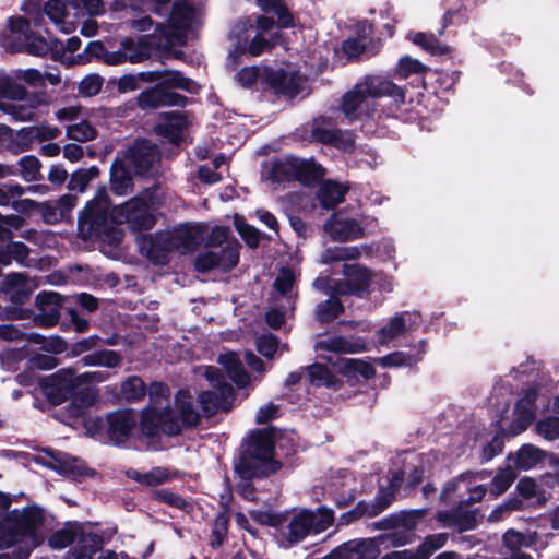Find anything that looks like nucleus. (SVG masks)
Wrapping results in <instances>:
<instances>
[{"mask_svg": "<svg viewBox=\"0 0 559 559\" xmlns=\"http://www.w3.org/2000/svg\"><path fill=\"white\" fill-rule=\"evenodd\" d=\"M35 5V0H29L23 7L27 17L16 16L8 20V28L0 33V45L7 50H25L35 56H44L50 50L48 41L31 29V24L40 27L43 22V16L36 12Z\"/></svg>", "mask_w": 559, "mask_h": 559, "instance_id": "obj_5", "label": "nucleus"}, {"mask_svg": "<svg viewBox=\"0 0 559 559\" xmlns=\"http://www.w3.org/2000/svg\"><path fill=\"white\" fill-rule=\"evenodd\" d=\"M239 248L238 241H231L222 249L206 248L205 251L198 254L195 259V269L199 272H209L214 269L222 270L224 272L234 269L239 261Z\"/></svg>", "mask_w": 559, "mask_h": 559, "instance_id": "obj_14", "label": "nucleus"}, {"mask_svg": "<svg viewBox=\"0 0 559 559\" xmlns=\"http://www.w3.org/2000/svg\"><path fill=\"white\" fill-rule=\"evenodd\" d=\"M365 226L354 218L334 214L323 226V230L335 241H349L365 235Z\"/></svg>", "mask_w": 559, "mask_h": 559, "instance_id": "obj_25", "label": "nucleus"}, {"mask_svg": "<svg viewBox=\"0 0 559 559\" xmlns=\"http://www.w3.org/2000/svg\"><path fill=\"white\" fill-rule=\"evenodd\" d=\"M265 13H273L277 16V26L287 28L294 26V17L288 9L280 0H272L262 5Z\"/></svg>", "mask_w": 559, "mask_h": 559, "instance_id": "obj_51", "label": "nucleus"}, {"mask_svg": "<svg viewBox=\"0 0 559 559\" xmlns=\"http://www.w3.org/2000/svg\"><path fill=\"white\" fill-rule=\"evenodd\" d=\"M316 352L322 357L323 353L353 354L366 349L365 341L359 337L326 336L314 345Z\"/></svg>", "mask_w": 559, "mask_h": 559, "instance_id": "obj_26", "label": "nucleus"}, {"mask_svg": "<svg viewBox=\"0 0 559 559\" xmlns=\"http://www.w3.org/2000/svg\"><path fill=\"white\" fill-rule=\"evenodd\" d=\"M44 13L64 34L76 29V22L66 20L67 11L63 0H47L43 7Z\"/></svg>", "mask_w": 559, "mask_h": 559, "instance_id": "obj_34", "label": "nucleus"}, {"mask_svg": "<svg viewBox=\"0 0 559 559\" xmlns=\"http://www.w3.org/2000/svg\"><path fill=\"white\" fill-rule=\"evenodd\" d=\"M21 176L26 181H37L41 178L39 159L33 155L24 156L19 162Z\"/></svg>", "mask_w": 559, "mask_h": 559, "instance_id": "obj_57", "label": "nucleus"}, {"mask_svg": "<svg viewBox=\"0 0 559 559\" xmlns=\"http://www.w3.org/2000/svg\"><path fill=\"white\" fill-rule=\"evenodd\" d=\"M121 356L119 353L112 349H102L96 350L91 354L84 355L81 358V362L86 367H104L107 369H112L121 364Z\"/></svg>", "mask_w": 559, "mask_h": 559, "instance_id": "obj_39", "label": "nucleus"}, {"mask_svg": "<svg viewBox=\"0 0 559 559\" xmlns=\"http://www.w3.org/2000/svg\"><path fill=\"white\" fill-rule=\"evenodd\" d=\"M147 81H157V85L139 96L142 108L159 106H185L187 98L169 90H183L190 94L199 92V84L176 70L151 71L146 73Z\"/></svg>", "mask_w": 559, "mask_h": 559, "instance_id": "obj_7", "label": "nucleus"}, {"mask_svg": "<svg viewBox=\"0 0 559 559\" xmlns=\"http://www.w3.org/2000/svg\"><path fill=\"white\" fill-rule=\"evenodd\" d=\"M404 478L403 472H395L392 474L390 479V493L380 492L379 496L376 497L374 502L369 503L361 501L359 502L353 510L344 513L340 518L341 524H348L352 521H355L362 515H368L370 518L377 516L382 511H384L389 504L391 503L392 496L396 488L401 485Z\"/></svg>", "mask_w": 559, "mask_h": 559, "instance_id": "obj_16", "label": "nucleus"}, {"mask_svg": "<svg viewBox=\"0 0 559 559\" xmlns=\"http://www.w3.org/2000/svg\"><path fill=\"white\" fill-rule=\"evenodd\" d=\"M186 117L178 111L168 112L162 122L156 126L159 134L167 138L170 142L177 143L181 138L182 130L187 127Z\"/></svg>", "mask_w": 559, "mask_h": 559, "instance_id": "obj_35", "label": "nucleus"}, {"mask_svg": "<svg viewBox=\"0 0 559 559\" xmlns=\"http://www.w3.org/2000/svg\"><path fill=\"white\" fill-rule=\"evenodd\" d=\"M404 478L403 472H395L392 474L390 479V493L380 492L379 496L376 497L374 502L369 503L361 501L359 502L353 510L344 513L340 518L341 524H348L352 521H355L362 515H368L370 518L377 516L382 511H384L389 504L391 503L392 496L396 488L401 485Z\"/></svg>", "mask_w": 559, "mask_h": 559, "instance_id": "obj_15", "label": "nucleus"}, {"mask_svg": "<svg viewBox=\"0 0 559 559\" xmlns=\"http://www.w3.org/2000/svg\"><path fill=\"white\" fill-rule=\"evenodd\" d=\"M98 176V169L92 166L86 169H79L71 175L68 188L73 191L83 192L91 180Z\"/></svg>", "mask_w": 559, "mask_h": 559, "instance_id": "obj_53", "label": "nucleus"}, {"mask_svg": "<svg viewBox=\"0 0 559 559\" xmlns=\"http://www.w3.org/2000/svg\"><path fill=\"white\" fill-rule=\"evenodd\" d=\"M67 135L74 141L86 142L95 138L96 130L90 122L80 121L67 128Z\"/></svg>", "mask_w": 559, "mask_h": 559, "instance_id": "obj_59", "label": "nucleus"}, {"mask_svg": "<svg viewBox=\"0 0 559 559\" xmlns=\"http://www.w3.org/2000/svg\"><path fill=\"white\" fill-rule=\"evenodd\" d=\"M11 75L0 74V102L24 99L27 91Z\"/></svg>", "mask_w": 559, "mask_h": 559, "instance_id": "obj_45", "label": "nucleus"}, {"mask_svg": "<svg viewBox=\"0 0 559 559\" xmlns=\"http://www.w3.org/2000/svg\"><path fill=\"white\" fill-rule=\"evenodd\" d=\"M364 250H366L365 246L330 248L322 253L321 262L324 264H329L335 261L356 260L362 254Z\"/></svg>", "mask_w": 559, "mask_h": 559, "instance_id": "obj_46", "label": "nucleus"}, {"mask_svg": "<svg viewBox=\"0 0 559 559\" xmlns=\"http://www.w3.org/2000/svg\"><path fill=\"white\" fill-rule=\"evenodd\" d=\"M335 366L350 383L358 382L360 379H369L374 374L373 367L361 359L340 358Z\"/></svg>", "mask_w": 559, "mask_h": 559, "instance_id": "obj_32", "label": "nucleus"}, {"mask_svg": "<svg viewBox=\"0 0 559 559\" xmlns=\"http://www.w3.org/2000/svg\"><path fill=\"white\" fill-rule=\"evenodd\" d=\"M323 559H374V545L370 539L352 540Z\"/></svg>", "mask_w": 559, "mask_h": 559, "instance_id": "obj_31", "label": "nucleus"}, {"mask_svg": "<svg viewBox=\"0 0 559 559\" xmlns=\"http://www.w3.org/2000/svg\"><path fill=\"white\" fill-rule=\"evenodd\" d=\"M234 399V390L231 385L224 384L216 392L204 391L199 395V402L206 415H213L218 409L228 412L231 407Z\"/></svg>", "mask_w": 559, "mask_h": 559, "instance_id": "obj_28", "label": "nucleus"}, {"mask_svg": "<svg viewBox=\"0 0 559 559\" xmlns=\"http://www.w3.org/2000/svg\"><path fill=\"white\" fill-rule=\"evenodd\" d=\"M323 175L322 167L312 159H300L294 156L272 162L263 173V176L276 182L295 179L302 185H311Z\"/></svg>", "mask_w": 559, "mask_h": 559, "instance_id": "obj_11", "label": "nucleus"}, {"mask_svg": "<svg viewBox=\"0 0 559 559\" xmlns=\"http://www.w3.org/2000/svg\"><path fill=\"white\" fill-rule=\"evenodd\" d=\"M389 96L396 106L404 104V91L380 76H367L344 95L342 109L348 120L368 116L372 110L373 99Z\"/></svg>", "mask_w": 559, "mask_h": 559, "instance_id": "obj_6", "label": "nucleus"}, {"mask_svg": "<svg viewBox=\"0 0 559 559\" xmlns=\"http://www.w3.org/2000/svg\"><path fill=\"white\" fill-rule=\"evenodd\" d=\"M275 23L273 17L259 16L257 19V33L249 43L247 35V22H238L230 32V49L228 59L236 66L241 57H257L266 50H270L278 40V33L274 31Z\"/></svg>", "mask_w": 559, "mask_h": 559, "instance_id": "obj_8", "label": "nucleus"}, {"mask_svg": "<svg viewBox=\"0 0 559 559\" xmlns=\"http://www.w3.org/2000/svg\"><path fill=\"white\" fill-rule=\"evenodd\" d=\"M515 479V473L513 468L509 465L506 468H501L498 471L496 476L492 479L490 491L495 495H501L511 486V484Z\"/></svg>", "mask_w": 559, "mask_h": 559, "instance_id": "obj_58", "label": "nucleus"}, {"mask_svg": "<svg viewBox=\"0 0 559 559\" xmlns=\"http://www.w3.org/2000/svg\"><path fill=\"white\" fill-rule=\"evenodd\" d=\"M217 361L225 368L229 378L237 384L238 388L243 389L249 384V376L243 370L241 361L236 353L228 352L221 354Z\"/></svg>", "mask_w": 559, "mask_h": 559, "instance_id": "obj_36", "label": "nucleus"}, {"mask_svg": "<svg viewBox=\"0 0 559 559\" xmlns=\"http://www.w3.org/2000/svg\"><path fill=\"white\" fill-rule=\"evenodd\" d=\"M334 521V513L326 507H320L316 511L302 510L294 514L282 532L286 538V546H292L304 540L310 534H318L328 530Z\"/></svg>", "mask_w": 559, "mask_h": 559, "instance_id": "obj_10", "label": "nucleus"}, {"mask_svg": "<svg viewBox=\"0 0 559 559\" xmlns=\"http://www.w3.org/2000/svg\"><path fill=\"white\" fill-rule=\"evenodd\" d=\"M521 507L522 501L518 498L509 499L491 511V513L488 515V521L492 523L502 521L509 516L512 511L520 510Z\"/></svg>", "mask_w": 559, "mask_h": 559, "instance_id": "obj_63", "label": "nucleus"}, {"mask_svg": "<svg viewBox=\"0 0 559 559\" xmlns=\"http://www.w3.org/2000/svg\"><path fill=\"white\" fill-rule=\"evenodd\" d=\"M121 224H128L134 230L153 227L154 216L147 202L143 198H133L110 209L106 188H99L79 218L81 234L109 243H118L121 240L122 233L118 227Z\"/></svg>", "mask_w": 559, "mask_h": 559, "instance_id": "obj_1", "label": "nucleus"}, {"mask_svg": "<svg viewBox=\"0 0 559 559\" xmlns=\"http://www.w3.org/2000/svg\"><path fill=\"white\" fill-rule=\"evenodd\" d=\"M308 376L310 382L316 386H325L333 390H338L341 381L329 369L321 364H313L308 367Z\"/></svg>", "mask_w": 559, "mask_h": 559, "instance_id": "obj_43", "label": "nucleus"}, {"mask_svg": "<svg viewBox=\"0 0 559 559\" xmlns=\"http://www.w3.org/2000/svg\"><path fill=\"white\" fill-rule=\"evenodd\" d=\"M426 352V344L421 342V352L417 355L406 354L404 352L391 353L386 356L379 358V364L383 367H412L416 365L420 359L421 355Z\"/></svg>", "mask_w": 559, "mask_h": 559, "instance_id": "obj_48", "label": "nucleus"}, {"mask_svg": "<svg viewBox=\"0 0 559 559\" xmlns=\"http://www.w3.org/2000/svg\"><path fill=\"white\" fill-rule=\"evenodd\" d=\"M234 224L237 231L249 247L255 248L259 246L261 235L255 227L247 224L245 219L238 215L235 216Z\"/></svg>", "mask_w": 559, "mask_h": 559, "instance_id": "obj_56", "label": "nucleus"}, {"mask_svg": "<svg viewBox=\"0 0 559 559\" xmlns=\"http://www.w3.org/2000/svg\"><path fill=\"white\" fill-rule=\"evenodd\" d=\"M163 241L169 243L171 252L187 253L194 250L203 238V226L185 224L173 230H164Z\"/></svg>", "mask_w": 559, "mask_h": 559, "instance_id": "obj_19", "label": "nucleus"}, {"mask_svg": "<svg viewBox=\"0 0 559 559\" xmlns=\"http://www.w3.org/2000/svg\"><path fill=\"white\" fill-rule=\"evenodd\" d=\"M280 464L274 460V442L265 431L250 436L246 453L236 465L242 478L261 477L275 473Z\"/></svg>", "mask_w": 559, "mask_h": 559, "instance_id": "obj_9", "label": "nucleus"}, {"mask_svg": "<svg viewBox=\"0 0 559 559\" xmlns=\"http://www.w3.org/2000/svg\"><path fill=\"white\" fill-rule=\"evenodd\" d=\"M448 537L449 535L447 533H437L427 536L415 550L416 559H429L435 551L445 545Z\"/></svg>", "mask_w": 559, "mask_h": 559, "instance_id": "obj_49", "label": "nucleus"}, {"mask_svg": "<svg viewBox=\"0 0 559 559\" xmlns=\"http://www.w3.org/2000/svg\"><path fill=\"white\" fill-rule=\"evenodd\" d=\"M11 504L10 496L0 492V548L21 545L23 557L19 559H27L29 552L44 540L38 532L44 522V514L37 507L9 511Z\"/></svg>", "mask_w": 559, "mask_h": 559, "instance_id": "obj_2", "label": "nucleus"}, {"mask_svg": "<svg viewBox=\"0 0 559 559\" xmlns=\"http://www.w3.org/2000/svg\"><path fill=\"white\" fill-rule=\"evenodd\" d=\"M121 394L129 402L138 401L145 394V384L141 378L131 376L121 384Z\"/></svg>", "mask_w": 559, "mask_h": 559, "instance_id": "obj_55", "label": "nucleus"}, {"mask_svg": "<svg viewBox=\"0 0 559 559\" xmlns=\"http://www.w3.org/2000/svg\"><path fill=\"white\" fill-rule=\"evenodd\" d=\"M536 431L547 440L559 439V417H547L536 424Z\"/></svg>", "mask_w": 559, "mask_h": 559, "instance_id": "obj_61", "label": "nucleus"}, {"mask_svg": "<svg viewBox=\"0 0 559 559\" xmlns=\"http://www.w3.org/2000/svg\"><path fill=\"white\" fill-rule=\"evenodd\" d=\"M421 323L418 312L403 311L392 317L376 335L377 343L389 345L392 341L402 336L408 331L417 329Z\"/></svg>", "mask_w": 559, "mask_h": 559, "instance_id": "obj_20", "label": "nucleus"}, {"mask_svg": "<svg viewBox=\"0 0 559 559\" xmlns=\"http://www.w3.org/2000/svg\"><path fill=\"white\" fill-rule=\"evenodd\" d=\"M343 274L344 280L319 277L313 285L330 295L352 294L362 296L368 293L371 273L367 267L360 264H345Z\"/></svg>", "mask_w": 559, "mask_h": 559, "instance_id": "obj_12", "label": "nucleus"}, {"mask_svg": "<svg viewBox=\"0 0 559 559\" xmlns=\"http://www.w3.org/2000/svg\"><path fill=\"white\" fill-rule=\"evenodd\" d=\"M108 437L116 443L126 442L136 425L135 416L128 411H118L108 415Z\"/></svg>", "mask_w": 559, "mask_h": 559, "instance_id": "obj_27", "label": "nucleus"}, {"mask_svg": "<svg viewBox=\"0 0 559 559\" xmlns=\"http://www.w3.org/2000/svg\"><path fill=\"white\" fill-rule=\"evenodd\" d=\"M28 255V247L21 241H14L9 243L4 251L0 252V264L7 266L12 261H15L22 266H29Z\"/></svg>", "mask_w": 559, "mask_h": 559, "instance_id": "obj_42", "label": "nucleus"}, {"mask_svg": "<svg viewBox=\"0 0 559 559\" xmlns=\"http://www.w3.org/2000/svg\"><path fill=\"white\" fill-rule=\"evenodd\" d=\"M312 138L321 143L331 144L344 152H350L354 148V136L348 131L334 129L331 123L325 122L323 119L313 121Z\"/></svg>", "mask_w": 559, "mask_h": 559, "instance_id": "obj_23", "label": "nucleus"}, {"mask_svg": "<svg viewBox=\"0 0 559 559\" xmlns=\"http://www.w3.org/2000/svg\"><path fill=\"white\" fill-rule=\"evenodd\" d=\"M476 478H484V473H479V474L466 473V474L461 475L459 478L447 483L442 489L440 498L444 501L450 500L452 497V493L455 492L461 487L462 484L466 483L467 485H471L472 479H476Z\"/></svg>", "mask_w": 559, "mask_h": 559, "instance_id": "obj_62", "label": "nucleus"}, {"mask_svg": "<svg viewBox=\"0 0 559 559\" xmlns=\"http://www.w3.org/2000/svg\"><path fill=\"white\" fill-rule=\"evenodd\" d=\"M415 533H408L402 528H392V532L381 536L383 543H388L393 547H401L415 540Z\"/></svg>", "mask_w": 559, "mask_h": 559, "instance_id": "obj_64", "label": "nucleus"}, {"mask_svg": "<svg viewBox=\"0 0 559 559\" xmlns=\"http://www.w3.org/2000/svg\"><path fill=\"white\" fill-rule=\"evenodd\" d=\"M264 82L277 95L294 97L306 88L307 79L293 67L264 69Z\"/></svg>", "mask_w": 559, "mask_h": 559, "instance_id": "obj_13", "label": "nucleus"}, {"mask_svg": "<svg viewBox=\"0 0 559 559\" xmlns=\"http://www.w3.org/2000/svg\"><path fill=\"white\" fill-rule=\"evenodd\" d=\"M62 298L59 294L49 292L41 293L36 298V305L39 308L40 313L36 321L41 326L55 325L60 317V307Z\"/></svg>", "mask_w": 559, "mask_h": 559, "instance_id": "obj_29", "label": "nucleus"}, {"mask_svg": "<svg viewBox=\"0 0 559 559\" xmlns=\"http://www.w3.org/2000/svg\"><path fill=\"white\" fill-rule=\"evenodd\" d=\"M130 168L120 158L111 165V188L118 195H124L131 186Z\"/></svg>", "mask_w": 559, "mask_h": 559, "instance_id": "obj_40", "label": "nucleus"}, {"mask_svg": "<svg viewBox=\"0 0 559 559\" xmlns=\"http://www.w3.org/2000/svg\"><path fill=\"white\" fill-rule=\"evenodd\" d=\"M80 389L79 374L72 368L60 369L44 382L45 393L55 404H60Z\"/></svg>", "mask_w": 559, "mask_h": 559, "instance_id": "obj_18", "label": "nucleus"}, {"mask_svg": "<svg viewBox=\"0 0 559 559\" xmlns=\"http://www.w3.org/2000/svg\"><path fill=\"white\" fill-rule=\"evenodd\" d=\"M543 460V452L532 445H523L515 454L513 464L516 468L527 471L536 466Z\"/></svg>", "mask_w": 559, "mask_h": 559, "instance_id": "obj_47", "label": "nucleus"}, {"mask_svg": "<svg viewBox=\"0 0 559 559\" xmlns=\"http://www.w3.org/2000/svg\"><path fill=\"white\" fill-rule=\"evenodd\" d=\"M2 290L13 293L20 300L31 294L32 283L25 273H10L4 277Z\"/></svg>", "mask_w": 559, "mask_h": 559, "instance_id": "obj_41", "label": "nucleus"}, {"mask_svg": "<svg viewBox=\"0 0 559 559\" xmlns=\"http://www.w3.org/2000/svg\"><path fill=\"white\" fill-rule=\"evenodd\" d=\"M331 295V298L317 306L316 317L321 322H329L337 318L344 310L341 301Z\"/></svg>", "mask_w": 559, "mask_h": 559, "instance_id": "obj_50", "label": "nucleus"}, {"mask_svg": "<svg viewBox=\"0 0 559 559\" xmlns=\"http://www.w3.org/2000/svg\"><path fill=\"white\" fill-rule=\"evenodd\" d=\"M538 400L539 395L535 388H528L525 390L524 395L515 405L514 418L509 428L510 433L519 435L532 424L536 415L535 403Z\"/></svg>", "mask_w": 559, "mask_h": 559, "instance_id": "obj_24", "label": "nucleus"}, {"mask_svg": "<svg viewBox=\"0 0 559 559\" xmlns=\"http://www.w3.org/2000/svg\"><path fill=\"white\" fill-rule=\"evenodd\" d=\"M425 510L402 511L395 514V528H402L408 533H414L418 522L424 518Z\"/></svg>", "mask_w": 559, "mask_h": 559, "instance_id": "obj_54", "label": "nucleus"}, {"mask_svg": "<svg viewBox=\"0 0 559 559\" xmlns=\"http://www.w3.org/2000/svg\"><path fill=\"white\" fill-rule=\"evenodd\" d=\"M49 103L45 93L27 95L22 100L0 102V110L15 121H28L36 117L37 109Z\"/></svg>", "mask_w": 559, "mask_h": 559, "instance_id": "obj_21", "label": "nucleus"}, {"mask_svg": "<svg viewBox=\"0 0 559 559\" xmlns=\"http://www.w3.org/2000/svg\"><path fill=\"white\" fill-rule=\"evenodd\" d=\"M163 231L154 235L143 236L139 239V248L141 253L155 264H164L167 257L171 253L169 243L163 241Z\"/></svg>", "mask_w": 559, "mask_h": 559, "instance_id": "obj_30", "label": "nucleus"}, {"mask_svg": "<svg viewBox=\"0 0 559 559\" xmlns=\"http://www.w3.org/2000/svg\"><path fill=\"white\" fill-rule=\"evenodd\" d=\"M203 230L204 234L201 240L205 241L206 248L219 250L226 247L229 242L237 241V239L231 237V230L229 227L215 226L211 228V230H207V228L203 226Z\"/></svg>", "mask_w": 559, "mask_h": 559, "instance_id": "obj_44", "label": "nucleus"}, {"mask_svg": "<svg viewBox=\"0 0 559 559\" xmlns=\"http://www.w3.org/2000/svg\"><path fill=\"white\" fill-rule=\"evenodd\" d=\"M348 187L332 180L323 182L318 191V199L325 209H332L343 202Z\"/></svg>", "mask_w": 559, "mask_h": 559, "instance_id": "obj_37", "label": "nucleus"}, {"mask_svg": "<svg viewBox=\"0 0 559 559\" xmlns=\"http://www.w3.org/2000/svg\"><path fill=\"white\" fill-rule=\"evenodd\" d=\"M52 459L56 463L53 468H56L59 474L71 476L82 474L81 466L79 465V461L75 457H72L62 452H57L52 455Z\"/></svg>", "mask_w": 559, "mask_h": 559, "instance_id": "obj_52", "label": "nucleus"}, {"mask_svg": "<svg viewBox=\"0 0 559 559\" xmlns=\"http://www.w3.org/2000/svg\"><path fill=\"white\" fill-rule=\"evenodd\" d=\"M176 409L153 406L142 415V430L151 437L177 435L183 427H193L200 420V414L192 404V396L187 391H179L175 399Z\"/></svg>", "mask_w": 559, "mask_h": 559, "instance_id": "obj_4", "label": "nucleus"}, {"mask_svg": "<svg viewBox=\"0 0 559 559\" xmlns=\"http://www.w3.org/2000/svg\"><path fill=\"white\" fill-rule=\"evenodd\" d=\"M157 159V146L147 140H139L128 148L122 160L134 173L144 175Z\"/></svg>", "mask_w": 559, "mask_h": 559, "instance_id": "obj_22", "label": "nucleus"}, {"mask_svg": "<svg viewBox=\"0 0 559 559\" xmlns=\"http://www.w3.org/2000/svg\"><path fill=\"white\" fill-rule=\"evenodd\" d=\"M102 548L100 538L93 534L83 535L78 544L69 550L66 559H93Z\"/></svg>", "mask_w": 559, "mask_h": 559, "instance_id": "obj_38", "label": "nucleus"}, {"mask_svg": "<svg viewBox=\"0 0 559 559\" xmlns=\"http://www.w3.org/2000/svg\"><path fill=\"white\" fill-rule=\"evenodd\" d=\"M296 275L289 269H282L274 281V289L278 297H282L286 305L282 307L286 310L294 308V302L297 296L295 288Z\"/></svg>", "mask_w": 559, "mask_h": 559, "instance_id": "obj_33", "label": "nucleus"}, {"mask_svg": "<svg viewBox=\"0 0 559 559\" xmlns=\"http://www.w3.org/2000/svg\"><path fill=\"white\" fill-rule=\"evenodd\" d=\"M257 347L259 353L266 358L274 357L280 349L287 350L286 345L280 347L277 338L271 333L261 335L257 341Z\"/></svg>", "mask_w": 559, "mask_h": 559, "instance_id": "obj_60", "label": "nucleus"}, {"mask_svg": "<svg viewBox=\"0 0 559 559\" xmlns=\"http://www.w3.org/2000/svg\"><path fill=\"white\" fill-rule=\"evenodd\" d=\"M180 41L181 39L178 36H160L155 28L152 34L139 36L136 39L124 38L118 50L107 51L103 44L93 41L88 44L87 51L109 66L126 62L139 63L163 53H170L174 44Z\"/></svg>", "mask_w": 559, "mask_h": 559, "instance_id": "obj_3", "label": "nucleus"}, {"mask_svg": "<svg viewBox=\"0 0 559 559\" xmlns=\"http://www.w3.org/2000/svg\"><path fill=\"white\" fill-rule=\"evenodd\" d=\"M195 21L197 14L193 8L186 2L177 1L174 3L168 25H158L156 31L160 36H178L181 41L174 44V47L182 46L186 43V31L190 29Z\"/></svg>", "mask_w": 559, "mask_h": 559, "instance_id": "obj_17", "label": "nucleus"}]
</instances>
